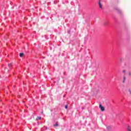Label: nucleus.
I'll list each match as a JSON object with an SVG mask.
<instances>
[{
  "mask_svg": "<svg viewBox=\"0 0 131 131\" xmlns=\"http://www.w3.org/2000/svg\"><path fill=\"white\" fill-rule=\"evenodd\" d=\"M99 8H100L102 10L103 9V7L102 6V4H101V0H99Z\"/></svg>",
  "mask_w": 131,
  "mask_h": 131,
  "instance_id": "f03ea898",
  "label": "nucleus"
},
{
  "mask_svg": "<svg viewBox=\"0 0 131 131\" xmlns=\"http://www.w3.org/2000/svg\"><path fill=\"white\" fill-rule=\"evenodd\" d=\"M126 71L125 70H123V73L125 74Z\"/></svg>",
  "mask_w": 131,
  "mask_h": 131,
  "instance_id": "9b49d317",
  "label": "nucleus"
},
{
  "mask_svg": "<svg viewBox=\"0 0 131 131\" xmlns=\"http://www.w3.org/2000/svg\"><path fill=\"white\" fill-rule=\"evenodd\" d=\"M68 108V105H66L65 106V109H67Z\"/></svg>",
  "mask_w": 131,
  "mask_h": 131,
  "instance_id": "f8f14e48",
  "label": "nucleus"
},
{
  "mask_svg": "<svg viewBox=\"0 0 131 131\" xmlns=\"http://www.w3.org/2000/svg\"><path fill=\"white\" fill-rule=\"evenodd\" d=\"M103 25H104V26H106V23H104Z\"/></svg>",
  "mask_w": 131,
  "mask_h": 131,
  "instance_id": "4468645a",
  "label": "nucleus"
},
{
  "mask_svg": "<svg viewBox=\"0 0 131 131\" xmlns=\"http://www.w3.org/2000/svg\"><path fill=\"white\" fill-rule=\"evenodd\" d=\"M54 126H59V124H58V122H56V124L54 125Z\"/></svg>",
  "mask_w": 131,
  "mask_h": 131,
  "instance_id": "6e6552de",
  "label": "nucleus"
},
{
  "mask_svg": "<svg viewBox=\"0 0 131 131\" xmlns=\"http://www.w3.org/2000/svg\"><path fill=\"white\" fill-rule=\"evenodd\" d=\"M115 9L117 11L118 13H121V10H120L118 8H115Z\"/></svg>",
  "mask_w": 131,
  "mask_h": 131,
  "instance_id": "7ed1b4c3",
  "label": "nucleus"
},
{
  "mask_svg": "<svg viewBox=\"0 0 131 131\" xmlns=\"http://www.w3.org/2000/svg\"><path fill=\"white\" fill-rule=\"evenodd\" d=\"M99 108H100V110H101V111H105V108L103 106H102V104L99 105Z\"/></svg>",
  "mask_w": 131,
  "mask_h": 131,
  "instance_id": "f257e3e1",
  "label": "nucleus"
},
{
  "mask_svg": "<svg viewBox=\"0 0 131 131\" xmlns=\"http://www.w3.org/2000/svg\"><path fill=\"white\" fill-rule=\"evenodd\" d=\"M111 128H112V127L110 126H108L107 127V130H111Z\"/></svg>",
  "mask_w": 131,
  "mask_h": 131,
  "instance_id": "0eeeda50",
  "label": "nucleus"
},
{
  "mask_svg": "<svg viewBox=\"0 0 131 131\" xmlns=\"http://www.w3.org/2000/svg\"><path fill=\"white\" fill-rule=\"evenodd\" d=\"M12 66V63H9L8 64V67H11Z\"/></svg>",
  "mask_w": 131,
  "mask_h": 131,
  "instance_id": "9d476101",
  "label": "nucleus"
},
{
  "mask_svg": "<svg viewBox=\"0 0 131 131\" xmlns=\"http://www.w3.org/2000/svg\"><path fill=\"white\" fill-rule=\"evenodd\" d=\"M127 130L128 131H131V127L130 125H128L127 127Z\"/></svg>",
  "mask_w": 131,
  "mask_h": 131,
  "instance_id": "20e7f679",
  "label": "nucleus"
},
{
  "mask_svg": "<svg viewBox=\"0 0 131 131\" xmlns=\"http://www.w3.org/2000/svg\"><path fill=\"white\" fill-rule=\"evenodd\" d=\"M125 79H126V77L125 76L123 77V83H124L125 82Z\"/></svg>",
  "mask_w": 131,
  "mask_h": 131,
  "instance_id": "423d86ee",
  "label": "nucleus"
},
{
  "mask_svg": "<svg viewBox=\"0 0 131 131\" xmlns=\"http://www.w3.org/2000/svg\"><path fill=\"white\" fill-rule=\"evenodd\" d=\"M38 119H41V117H37V118H36V120H38Z\"/></svg>",
  "mask_w": 131,
  "mask_h": 131,
  "instance_id": "1a4fd4ad",
  "label": "nucleus"
},
{
  "mask_svg": "<svg viewBox=\"0 0 131 131\" xmlns=\"http://www.w3.org/2000/svg\"><path fill=\"white\" fill-rule=\"evenodd\" d=\"M128 75H129V76H130V75H131V72H130L128 73Z\"/></svg>",
  "mask_w": 131,
  "mask_h": 131,
  "instance_id": "ddd939ff",
  "label": "nucleus"
},
{
  "mask_svg": "<svg viewBox=\"0 0 131 131\" xmlns=\"http://www.w3.org/2000/svg\"><path fill=\"white\" fill-rule=\"evenodd\" d=\"M23 56H24V53H21L19 54V57H20V58H22V57H23Z\"/></svg>",
  "mask_w": 131,
  "mask_h": 131,
  "instance_id": "39448f33",
  "label": "nucleus"
}]
</instances>
